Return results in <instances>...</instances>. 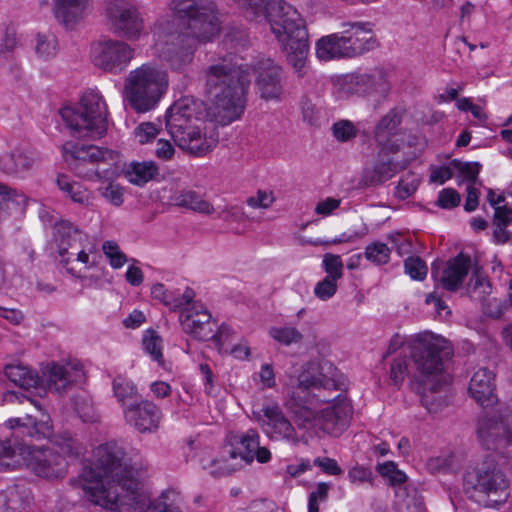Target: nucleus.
Masks as SVG:
<instances>
[{"mask_svg":"<svg viewBox=\"0 0 512 512\" xmlns=\"http://www.w3.org/2000/svg\"><path fill=\"white\" fill-rule=\"evenodd\" d=\"M336 291L337 280H334L333 276H326L323 280L319 281L314 288L315 296L322 301L332 298Z\"/></svg>","mask_w":512,"mask_h":512,"instance_id":"obj_52","label":"nucleus"},{"mask_svg":"<svg viewBox=\"0 0 512 512\" xmlns=\"http://www.w3.org/2000/svg\"><path fill=\"white\" fill-rule=\"evenodd\" d=\"M168 87V76L156 65L143 64L129 72L124 83L128 104L138 113L154 109Z\"/></svg>","mask_w":512,"mask_h":512,"instance_id":"obj_7","label":"nucleus"},{"mask_svg":"<svg viewBox=\"0 0 512 512\" xmlns=\"http://www.w3.org/2000/svg\"><path fill=\"white\" fill-rule=\"evenodd\" d=\"M313 463L328 475L338 476L343 473V470L333 458L317 457L314 459Z\"/></svg>","mask_w":512,"mask_h":512,"instance_id":"obj_59","label":"nucleus"},{"mask_svg":"<svg viewBox=\"0 0 512 512\" xmlns=\"http://www.w3.org/2000/svg\"><path fill=\"white\" fill-rule=\"evenodd\" d=\"M55 448H36L27 443L23 459L26 466L37 476L44 478H60L66 473L65 456L77 458L84 452V447L68 432L57 436Z\"/></svg>","mask_w":512,"mask_h":512,"instance_id":"obj_9","label":"nucleus"},{"mask_svg":"<svg viewBox=\"0 0 512 512\" xmlns=\"http://www.w3.org/2000/svg\"><path fill=\"white\" fill-rule=\"evenodd\" d=\"M86 236L67 220H61L54 226V241L58 247L59 255L62 257L61 263L67 268L68 272L74 274V269L69 268V258L65 255L70 250H78L82 247V242Z\"/></svg>","mask_w":512,"mask_h":512,"instance_id":"obj_26","label":"nucleus"},{"mask_svg":"<svg viewBox=\"0 0 512 512\" xmlns=\"http://www.w3.org/2000/svg\"><path fill=\"white\" fill-rule=\"evenodd\" d=\"M387 154L390 153L381 152V149H379L377 159L363 168L358 183L359 188L367 189L381 186L406 168L407 163L393 161L390 157H387Z\"/></svg>","mask_w":512,"mask_h":512,"instance_id":"obj_22","label":"nucleus"},{"mask_svg":"<svg viewBox=\"0 0 512 512\" xmlns=\"http://www.w3.org/2000/svg\"><path fill=\"white\" fill-rule=\"evenodd\" d=\"M407 362L405 358H397L391 364L390 369V379L394 385L399 386L403 383L406 372H407Z\"/></svg>","mask_w":512,"mask_h":512,"instance_id":"obj_58","label":"nucleus"},{"mask_svg":"<svg viewBox=\"0 0 512 512\" xmlns=\"http://www.w3.org/2000/svg\"><path fill=\"white\" fill-rule=\"evenodd\" d=\"M401 121V113L397 109H391L375 126L374 138L381 152L395 154L400 150V145L393 137L397 135Z\"/></svg>","mask_w":512,"mask_h":512,"instance_id":"obj_27","label":"nucleus"},{"mask_svg":"<svg viewBox=\"0 0 512 512\" xmlns=\"http://www.w3.org/2000/svg\"><path fill=\"white\" fill-rule=\"evenodd\" d=\"M126 422L140 433L155 431L162 418L161 409L149 400L134 401L124 408Z\"/></svg>","mask_w":512,"mask_h":512,"instance_id":"obj_24","label":"nucleus"},{"mask_svg":"<svg viewBox=\"0 0 512 512\" xmlns=\"http://www.w3.org/2000/svg\"><path fill=\"white\" fill-rule=\"evenodd\" d=\"M37 161L36 153L28 148H15L0 155V169L6 174L22 175L30 171Z\"/></svg>","mask_w":512,"mask_h":512,"instance_id":"obj_31","label":"nucleus"},{"mask_svg":"<svg viewBox=\"0 0 512 512\" xmlns=\"http://www.w3.org/2000/svg\"><path fill=\"white\" fill-rule=\"evenodd\" d=\"M55 16L67 29H73L88 14L89 0H55Z\"/></svg>","mask_w":512,"mask_h":512,"instance_id":"obj_32","label":"nucleus"},{"mask_svg":"<svg viewBox=\"0 0 512 512\" xmlns=\"http://www.w3.org/2000/svg\"><path fill=\"white\" fill-rule=\"evenodd\" d=\"M193 117L194 108L191 100L180 99L166 112V129L179 148L190 154L202 156L215 146L216 141L207 138L198 127L191 124Z\"/></svg>","mask_w":512,"mask_h":512,"instance_id":"obj_10","label":"nucleus"},{"mask_svg":"<svg viewBox=\"0 0 512 512\" xmlns=\"http://www.w3.org/2000/svg\"><path fill=\"white\" fill-rule=\"evenodd\" d=\"M179 323L184 333L199 341H207L213 337L212 315L206 306L194 299L179 314Z\"/></svg>","mask_w":512,"mask_h":512,"instance_id":"obj_18","label":"nucleus"},{"mask_svg":"<svg viewBox=\"0 0 512 512\" xmlns=\"http://www.w3.org/2000/svg\"><path fill=\"white\" fill-rule=\"evenodd\" d=\"M204 88L213 115L222 126L244 113L250 86L248 69L232 54L215 59L203 71Z\"/></svg>","mask_w":512,"mask_h":512,"instance_id":"obj_3","label":"nucleus"},{"mask_svg":"<svg viewBox=\"0 0 512 512\" xmlns=\"http://www.w3.org/2000/svg\"><path fill=\"white\" fill-rule=\"evenodd\" d=\"M269 336L283 346L300 344L304 335L293 326H274L269 330Z\"/></svg>","mask_w":512,"mask_h":512,"instance_id":"obj_41","label":"nucleus"},{"mask_svg":"<svg viewBox=\"0 0 512 512\" xmlns=\"http://www.w3.org/2000/svg\"><path fill=\"white\" fill-rule=\"evenodd\" d=\"M4 374L9 381L23 389L35 388L40 383L38 373L21 363L7 364Z\"/></svg>","mask_w":512,"mask_h":512,"instance_id":"obj_37","label":"nucleus"},{"mask_svg":"<svg viewBox=\"0 0 512 512\" xmlns=\"http://www.w3.org/2000/svg\"><path fill=\"white\" fill-rule=\"evenodd\" d=\"M179 493L174 489H167L155 500H153L152 510L156 512H182L178 503Z\"/></svg>","mask_w":512,"mask_h":512,"instance_id":"obj_42","label":"nucleus"},{"mask_svg":"<svg viewBox=\"0 0 512 512\" xmlns=\"http://www.w3.org/2000/svg\"><path fill=\"white\" fill-rule=\"evenodd\" d=\"M4 499L5 512H27L34 498L25 483H16L6 489Z\"/></svg>","mask_w":512,"mask_h":512,"instance_id":"obj_34","label":"nucleus"},{"mask_svg":"<svg viewBox=\"0 0 512 512\" xmlns=\"http://www.w3.org/2000/svg\"><path fill=\"white\" fill-rule=\"evenodd\" d=\"M334 137L341 142H347L355 138L357 129L351 121L341 120L333 124L332 127Z\"/></svg>","mask_w":512,"mask_h":512,"instance_id":"obj_51","label":"nucleus"},{"mask_svg":"<svg viewBox=\"0 0 512 512\" xmlns=\"http://www.w3.org/2000/svg\"><path fill=\"white\" fill-rule=\"evenodd\" d=\"M158 174V167L154 162H133L129 165L126 175L132 184L142 186L154 179Z\"/></svg>","mask_w":512,"mask_h":512,"instance_id":"obj_38","label":"nucleus"},{"mask_svg":"<svg viewBox=\"0 0 512 512\" xmlns=\"http://www.w3.org/2000/svg\"><path fill=\"white\" fill-rule=\"evenodd\" d=\"M113 392L118 402L125 408L131 402L137 401L138 394L136 385L129 379L117 376L113 380Z\"/></svg>","mask_w":512,"mask_h":512,"instance_id":"obj_39","label":"nucleus"},{"mask_svg":"<svg viewBox=\"0 0 512 512\" xmlns=\"http://www.w3.org/2000/svg\"><path fill=\"white\" fill-rule=\"evenodd\" d=\"M229 459H240V463L233 467H225L221 474H229L237 467H241L242 463L250 464L254 458L260 463H266L271 458V453L266 447H260L259 434L254 429H249L246 433L239 437L236 446L231 445L227 451Z\"/></svg>","mask_w":512,"mask_h":512,"instance_id":"obj_21","label":"nucleus"},{"mask_svg":"<svg viewBox=\"0 0 512 512\" xmlns=\"http://www.w3.org/2000/svg\"><path fill=\"white\" fill-rule=\"evenodd\" d=\"M169 8L180 33L166 44L162 56L171 70L184 73L194 59L197 43L211 41L220 31L216 6L209 0H171Z\"/></svg>","mask_w":512,"mask_h":512,"instance_id":"obj_2","label":"nucleus"},{"mask_svg":"<svg viewBox=\"0 0 512 512\" xmlns=\"http://www.w3.org/2000/svg\"><path fill=\"white\" fill-rule=\"evenodd\" d=\"M314 363H307L297 378V384L285 402L286 409L292 414L298 426H307L317 418V405L328 403L331 398L326 391L340 390L343 384L341 375L331 377L319 373Z\"/></svg>","mask_w":512,"mask_h":512,"instance_id":"obj_5","label":"nucleus"},{"mask_svg":"<svg viewBox=\"0 0 512 512\" xmlns=\"http://www.w3.org/2000/svg\"><path fill=\"white\" fill-rule=\"evenodd\" d=\"M390 254V248L382 242L370 243L366 246L364 252L365 258L376 265L387 264L390 260Z\"/></svg>","mask_w":512,"mask_h":512,"instance_id":"obj_44","label":"nucleus"},{"mask_svg":"<svg viewBox=\"0 0 512 512\" xmlns=\"http://www.w3.org/2000/svg\"><path fill=\"white\" fill-rule=\"evenodd\" d=\"M463 486L470 498L478 495H499L495 503H503L508 497V481L497 463L490 458L485 459L464 475Z\"/></svg>","mask_w":512,"mask_h":512,"instance_id":"obj_13","label":"nucleus"},{"mask_svg":"<svg viewBox=\"0 0 512 512\" xmlns=\"http://www.w3.org/2000/svg\"><path fill=\"white\" fill-rule=\"evenodd\" d=\"M322 267L326 276H333L334 280H340L343 277V262L339 255L326 253L323 256Z\"/></svg>","mask_w":512,"mask_h":512,"instance_id":"obj_47","label":"nucleus"},{"mask_svg":"<svg viewBox=\"0 0 512 512\" xmlns=\"http://www.w3.org/2000/svg\"><path fill=\"white\" fill-rule=\"evenodd\" d=\"M170 202L177 207L205 215H210L214 212V207L210 202L202 199L197 192L190 189L175 190L170 196Z\"/></svg>","mask_w":512,"mask_h":512,"instance_id":"obj_35","label":"nucleus"},{"mask_svg":"<svg viewBox=\"0 0 512 512\" xmlns=\"http://www.w3.org/2000/svg\"><path fill=\"white\" fill-rule=\"evenodd\" d=\"M251 20L264 18L286 52L287 61L298 77L306 74L309 51L305 22L298 11L284 0H236Z\"/></svg>","mask_w":512,"mask_h":512,"instance_id":"obj_4","label":"nucleus"},{"mask_svg":"<svg viewBox=\"0 0 512 512\" xmlns=\"http://www.w3.org/2000/svg\"><path fill=\"white\" fill-rule=\"evenodd\" d=\"M405 273L408 274L411 279L416 281H423L428 272L427 265L424 260L419 256H410L404 261Z\"/></svg>","mask_w":512,"mask_h":512,"instance_id":"obj_46","label":"nucleus"},{"mask_svg":"<svg viewBox=\"0 0 512 512\" xmlns=\"http://www.w3.org/2000/svg\"><path fill=\"white\" fill-rule=\"evenodd\" d=\"M102 196L115 206L123 203V189L118 184L109 183L102 192Z\"/></svg>","mask_w":512,"mask_h":512,"instance_id":"obj_62","label":"nucleus"},{"mask_svg":"<svg viewBox=\"0 0 512 512\" xmlns=\"http://www.w3.org/2000/svg\"><path fill=\"white\" fill-rule=\"evenodd\" d=\"M453 173L451 169L447 166L435 167L432 168L430 174V182L437 184H444L447 180L452 177Z\"/></svg>","mask_w":512,"mask_h":512,"instance_id":"obj_64","label":"nucleus"},{"mask_svg":"<svg viewBox=\"0 0 512 512\" xmlns=\"http://www.w3.org/2000/svg\"><path fill=\"white\" fill-rule=\"evenodd\" d=\"M342 89L347 95L373 98L376 103H380L387 97L390 91V84L385 73L378 70L371 74L348 76L342 84Z\"/></svg>","mask_w":512,"mask_h":512,"instance_id":"obj_17","label":"nucleus"},{"mask_svg":"<svg viewBox=\"0 0 512 512\" xmlns=\"http://www.w3.org/2000/svg\"><path fill=\"white\" fill-rule=\"evenodd\" d=\"M18 39L13 28H7L2 39L0 54L7 57L17 46Z\"/></svg>","mask_w":512,"mask_h":512,"instance_id":"obj_63","label":"nucleus"},{"mask_svg":"<svg viewBox=\"0 0 512 512\" xmlns=\"http://www.w3.org/2000/svg\"><path fill=\"white\" fill-rule=\"evenodd\" d=\"M467 292L471 299L483 302L491 293V285L488 278L477 270L473 271L467 285Z\"/></svg>","mask_w":512,"mask_h":512,"instance_id":"obj_40","label":"nucleus"},{"mask_svg":"<svg viewBox=\"0 0 512 512\" xmlns=\"http://www.w3.org/2000/svg\"><path fill=\"white\" fill-rule=\"evenodd\" d=\"M347 477L353 484H369L371 487L374 486L375 476L368 467L356 465L348 471Z\"/></svg>","mask_w":512,"mask_h":512,"instance_id":"obj_49","label":"nucleus"},{"mask_svg":"<svg viewBox=\"0 0 512 512\" xmlns=\"http://www.w3.org/2000/svg\"><path fill=\"white\" fill-rule=\"evenodd\" d=\"M56 185L75 203L88 206L92 200V192L81 182L71 179L68 175L58 174Z\"/></svg>","mask_w":512,"mask_h":512,"instance_id":"obj_36","label":"nucleus"},{"mask_svg":"<svg viewBox=\"0 0 512 512\" xmlns=\"http://www.w3.org/2000/svg\"><path fill=\"white\" fill-rule=\"evenodd\" d=\"M421 403L430 413H437L447 405L446 382L443 378L422 380Z\"/></svg>","mask_w":512,"mask_h":512,"instance_id":"obj_33","label":"nucleus"},{"mask_svg":"<svg viewBox=\"0 0 512 512\" xmlns=\"http://www.w3.org/2000/svg\"><path fill=\"white\" fill-rule=\"evenodd\" d=\"M106 16L112 32L123 39L135 41L144 32L145 23L139 8L127 0H110Z\"/></svg>","mask_w":512,"mask_h":512,"instance_id":"obj_15","label":"nucleus"},{"mask_svg":"<svg viewBox=\"0 0 512 512\" xmlns=\"http://www.w3.org/2000/svg\"><path fill=\"white\" fill-rule=\"evenodd\" d=\"M104 254L109 258L110 265L115 268H121L127 261L126 255L120 250L117 243L106 241L102 246Z\"/></svg>","mask_w":512,"mask_h":512,"instance_id":"obj_50","label":"nucleus"},{"mask_svg":"<svg viewBox=\"0 0 512 512\" xmlns=\"http://www.w3.org/2000/svg\"><path fill=\"white\" fill-rule=\"evenodd\" d=\"M471 268V257L463 252L447 261L441 272L440 282L444 289L457 291Z\"/></svg>","mask_w":512,"mask_h":512,"instance_id":"obj_29","label":"nucleus"},{"mask_svg":"<svg viewBox=\"0 0 512 512\" xmlns=\"http://www.w3.org/2000/svg\"><path fill=\"white\" fill-rule=\"evenodd\" d=\"M134 57V49L122 40L108 39L95 43L91 50L93 64L103 71L119 74Z\"/></svg>","mask_w":512,"mask_h":512,"instance_id":"obj_16","label":"nucleus"},{"mask_svg":"<svg viewBox=\"0 0 512 512\" xmlns=\"http://www.w3.org/2000/svg\"><path fill=\"white\" fill-rule=\"evenodd\" d=\"M460 194L452 188H445L440 191L437 205L443 209H451L459 205Z\"/></svg>","mask_w":512,"mask_h":512,"instance_id":"obj_56","label":"nucleus"},{"mask_svg":"<svg viewBox=\"0 0 512 512\" xmlns=\"http://www.w3.org/2000/svg\"><path fill=\"white\" fill-rule=\"evenodd\" d=\"M159 133V128L151 122L141 123L134 131L135 138L140 144L153 140Z\"/></svg>","mask_w":512,"mask_h":512,"instance_id":"obj_54","label":"nucleus"},{"mask_svg":"<svg viewBox=\"0 0 512 512\" xmlns=\"http://www.w3.org/2000/svg\"><path fill=\"white\" fill-rule=\"evenodd\" d=\"M62 150L66 161H69V158L74 161V163H70V165L73 166V169L77 171L79 175L82 174L79 171L80 165L85 162L97 165H108L107 168H97L93 171L99 179H111L118 172V153L113 150L74 142H66L63 144Z\"/></svg>","mask_w":512,"mask_h":512,"instance_id":"obj_14","label":"nucleus"},{"mask_svg":"<svg viewBox=\"0 0 512 512\" xmlns=\"http://www.w3.org/2000/svg\"><path fill=\"white\" fill-rule=\"evenodd\" d=\"M419 178L414 174L403 177L396 186L395 196L401 200L409 198L418 188Z\"/></svg>","mask_w":512,"mask_h":512,"instance_id":"obj_48","label":"nucleus"},{"mask_svg":"<svg viewBox=\"0 0 512 512\" xmlns=\"http://www.w3.org/2000/svg\"><path fill=\"white\" fill-rule=\"evenodd\" d=\"M274 197L272 193L259 190L256 196L249 197L247 204L252 208H268L272 205Z\"/></svg>","mask_w":512,"mask_h":512,"instance_id":"obj_61","label":"nucleus"},{"mask_svg":"<svg viewBox=\"0 0 512 512\" xmlns=\"http://www.w3.org/2000/svg\"><path fill=\"white\" fill-rule=\"evenodd\" d=\"M233 334L232 329L227 325H221L217 332L213 331V337L210 340H213L219 349L220 352H228V347L226 346L228 340L231 338Z\"/></svg>","mask_w":512,"mask_h":512,"instance_id":"obj_60","label":"nucleus"},{"mask_svg":"<svg viewBox=\"0 0 512 512\" xmlns=\"http://www.w3.org/2000/svg\"><path fill=\"white\" fill-rule=\"evenodd\" d=\"M411 358L423 380L443 378L444 361L453 355L448 342L431 333L417 335L411 343Z\"/></svg>","mask_w":512,"mask_h":512,"instance_id":"obj_12","label":"nucleus"},{"mask_svg":"<svg viewBox=\"0 0 512 512\" xmlns=\"http://www.w3.org/2000/svg\"><path fill=\"white\" fill-rule=\"evenodd\" d=\"M256 85L261 97L267 100L279 99L282 92V69L271 59L259 60L255 66Z\"/></svg>","mask_w":512,"mask_h":512,"instance_id":"obj_25","label":"nucleus"},{"mask_svg":"<svg viewBox=\"0 0 512 512\" xmlns=\"http://www.w3.org/2000/svg\"><path fill=\"white\" fill-rule=\"evenodd\" d=\"M30 404L35 406L37 415L25 414L22 417L10 418L5 425L14 431L13 438L0 440V466L4 469L10 467V463L4 462L6 459H12L16 455L24 456L27 450V443L23 440L19 443L16 438L19 436L29 437L31 439H45L52 434V424L50 416L42 411L33 400L23 396Z\"/></svg>","mask_w":512,"mask_h":512,"instance_id":"obj_11","label":"nucleus"},{"mask_svg":"<svg viewBox=\"0 0 512 512\" xmlns=\"http://www.w3.org/2000/svg\"><path fill=\"white\" fill-rule=\"evenodd\" d=\"M194 298V290L187 287L181 295H175L173 292L167 291L161 302H163L165 306L169 307L171 311H178L180 313L182 309Z\"/></svg>","mask_w":512,"mask_h":512,"instance_id":"obj_45","label":"nucleus"},{"mask_svg":"<svg viewBox=\"0 0 512 512\" xmlns=\"http://www.w3.org/2000/svg\"><path fill=\"white\" fill-rule=\"evenodd\" d=\"M478 436L489 450L509 445L512 441V407H507L498 416L481 420Z\"/></svg>","mask_w":512,"mask_h":512,"instance_id":"obj_19","label":"nucleus"},{"mask_svg":"<svg viewBox=\"0 0 512 512\" xmlns=\"http://www.w3.org/2000/svg\"><path fill=\"white\" fill-rule=\"evenodd\" d=\"M453 464L452 456H437L428 459L426 467L429 472L436 474L448 471Z\"/></svg>","mask_w":512,"mask_h":512,"instance_id":"obj_57","label":"nucleus"},{"mask_svg":"<svg viewBox=\"0 0 512 512\" xmlns=\"http://www.w3.org/2000/svg\"><path fill=\"white\" fill-rule=\"evenodd\" d=\"M160 342V338L154 335V333L143 338L144 350L152 357L153 360L161 364L163 355L160 348Z\"/></svg>","mask_w":512,"mask_h":512,"instance_id":"obj_55","label":"nucleus"},{"mask_svg":"<svg viewBox=\"0 0 512 512\" xmlns=\"http://www.w3.org/2000/svg\"><path fill=\"white\" fill-rule=\"evenodd\" d=\"M35 50L38 56L41 58L49 59L54 57L58 51L57 38L51 33H38L36 36Z\"/></svg>","mask_w":512,"mask_h":512,"instance_id":"obj_43","label":"nucleus"},{"mask_svg":"<svg viewBox=\"0 0 512 512\" xmlns=\"http://www.w3.org/2000/svg\"><path fill=\"white\" fill-rule=\"evenodd\" d=\"M107 106L95 90L86 91L77 106L60 110L61 118L74 137L98 139L107 131Z\"/></svg>","mask_w":512,"mask_h":512,"instance_id":"obj_6","label":"nucleus"},{"mask_svg":"<svg viewBox=\"0 0 512 512\" xmlns=\"http://www.w3.org/2000/svg\"><path fill=\"white\" fill-rule=\"evenodd\" d=\"M262 412L263 418H259V422L271 440H284L292 444L299 442L295 428L278 405L265 406Z\"/></svg>","mask_w":512,"mask_h":512,"instance_id":"obj_23","label":"nucleus"},{"mask_svg":"<svg viewBox=\"0 0 512 512\" xmlns=\"http://www.w3.org/2000/svg\"><path fill=\"white\" fill-rule=\"evenodd\" d=\"M91 465L83 468L82 487L91 502L109 511L128 506L131 512L152 510L153 501L116 442L98 446Z\"/></svg>","mask_w":512,"mask_h":512,"instance_id":"obj_1","label":"nucleus"},{"mask_svg":"<svg viewBox=\"0 0 512 512\" xmlns=\"http://www.w3.org/2000/svg\"><path fill=\"white\" fill-rule=\"evenodd\" d=\"M452 165L463 175L465 179L473 184L476 182L481 169V164L479 162L463 163L459 160H453Z\"/></svg>","mask_w":512,"mask_h":512,"instance_id":"obj_53","label":"nucleus"},{"mask_svg":"<svg viewBox=\"0 0 512 512\" xmlns=\"http://www.w3.org/2000/svg\"><path fill=\"white\" fill-rule=\"evenodd\" d=\"M330 398L331 400L337 399V401L332 406L321 410L317 409V418L309 425L299 427L309 429L319 426L329 435L334 437L340 436L349 426L352 407L346 399H339V395Z\"/></svg>","mask_w":512,"mask_h":512,"instance_id":"obj_20","label":"nucleus"},{"mask_svg":"<svg viewBox=\"0 0 512 512\" xmlns=\"http://www.w3.org/2000/svg\"><path fill=\"white\" fill-rule=\"evenodd\" d=\"M341 33L320 38L316 44V55L320 60L352 58L373 49L375 39L368 23L348 22L342 24Z\"/></svg>","mask_w":512,"mask_h":512,"instance_id":"obj_8","label":"nucleus"},{"mask_svg":"<svg viewBox=\"0 0 512 512\" xmlns=\"http://www.w3.org/2000/svg\"><path fill=\"white\" fill-rule=\"evenodd\" d=\"M494 380L495 374L487 368L478 369L470 380L469 393L482 407H489L496 401Z\"/></svg>","mask_w":512,"mask_h":512,"instance_id":"obj_30","label":"nucleus"},{"mask_svg":"<svg viewBox=\"0 0 512 512\" xmlns=\"http://www.w3.org/2000/svg\"><path fill=\"white\" fill-rule=\"evenodd\" d=\"M83 370L80 364L59 365L51 363L46 368L47 389L55 393H63L74 382L83 378Z\"/></svg>","mask_w":512,"mask_h":512,"instance_id":"obj_28","label":"nucleus"}]
</instances>
